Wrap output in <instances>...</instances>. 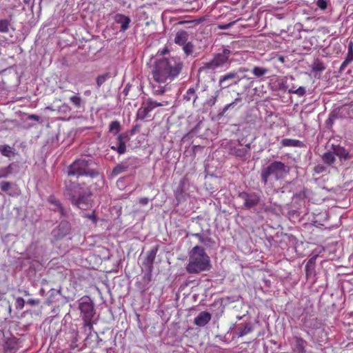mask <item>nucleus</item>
Wrapping results in <instances>:
<instances>
[{"label": "nucleus", "mask_w": 353, "mask_h": 353, "mask_svg": "<svg viewBox=\"0 0 353 353\" xmlns=\"http://www.w3.org/2000/svg\"><path fill=\"white\" fill-rule=\"evenodd\" d=\"M183 63L179 57L163 59L156 62V81L164 82L176 77L182 70Z\"/></svg>", "instance_id": "f257e3e1"}, {"label": "nucleus", "mask_w": 353, "mask_h": 353, "mask_svg": "<svg viewBox=\"0 0 353 353\" xmlns=\"http://www.w3.org/2000/svg\"><path fill=\"white\" fill-rule=\"evenodd\" d=\"M210 266V259L205 250L201 246H194L190 252L187 272L190 274H198L209 270Z\"/></svg>", "instance_id": "f03ea898"}, {"label": "nucleus", "mask_w": 353, "mask_h": 353, "mask_svg": "<svg viewBox=\"0 0 353 353\" xmlns=\"http://www.w3.org/2000/svg\"><path fill=\"white\" fill-rule=\"evenodd\" d=\"M68 175L89 176L91 179L99 176L100 172L97 163L91 159H79L74 161L69 167Z\"/></svg>", "instance_id": "7ed1b4c3"}, {"label": "nucleus", "mask_w": 353, "mask_h": 353, "mask_svg": "<svg viewBox=\"0 0 353 353\" xmlns=\"http://www.w3.org/2000/svg\"><path fill=\"white\" fill-rule=\"evenodd\" d=\"M79 309L83 321V325L90 330L96 323L94 304L90 296H84L79 300Z\"/></svg>", "instance_id": "20e7f679"}, {"label": "nucleus", "mask_w": 353, "mask_h": 353, "mask_svg": "<svg viewBox=\"0 0 353 353\" xmlns=\"http://www.w3.org/2000/svg\"><path fill=\"white\" fill-rule=\"evenodd\" d=\"M286 172V165L281 161H275L261 170V177L264 185H266L270 176L272 175L275 180H279L283 179Z\"/></svg>", "instance_id": "39448f33"}, {"label": "nucleus", "mask_w": 353, "mask_h": 353, "mask_svg": "<svg viewBox=\"0 0 353 353\" xmlns=\"http://www.w3.org/2000/svg\"><path fill=\"white\" fill-rule=\"evenodd\" d=\"M154 261V249H152L150 254L143 263L142 270L144 272L140 284L143 292H145L149 290L152 285L150 284L152 279V270H153V262Z\"/></svg>", "instance_id": "423d86ee"}, {"label": "nucleus", "mask_w": 353, "mask_h": 353, "mask_svg": "<svg viewBox=\"0 0 353 353\" xmlns=\"http://www.w3.org/2000/svg\"><path fill=\"white\" fill-rule=\"evenodd\" d=\"M231 54V51L228 49H223L221 53L215 54L213 59L200 68L199 71H214L216 69L223 67L228 62L229 57Z\"/></svg>", "instance_id": "0eeeda50"}, {"label": "nucleus", "mask_w": 353, "mask_h": 353, "mask_svg": "<svg viewBox=\"0 0 353 353\" xmlns=\"http://www.w3.org/2000/svg\"><path fill=\"white\" fill-rule=\"evenodd\" d=\"M84 189L78 183L66 181L65 182L64 196L72 203Z\"/></svg>", "instance_id": "6e6552de"}, {"label": "nucleus", "mask_w": 353, "mask_h": 353, "mask_svg": "<svg viewBox=\"0 0 353 353\" xmlns=\"http://www.w3.org/2000/svg\"><path fill=\"white\" fill-rule=\"evenodd\" d=\"M239 197L244 201L243 206L246 209L257 206L261 201L260 195L256 192H241L239 194Z\"/></svg>", "instance_id": "1a4fd4ad"}, {"label": "nucleus", "mask_w": 353, "mask_h": 353, "mask_svg": "<svg viewBox=\"0 0 353 353\" xmlns=\"http://www.w3.org/2000/svg\"><path fill=\"white\" fill-rule=\"evenodd\" d=\"M91 196V191L88 188H85L72 203L79 209L86 210L90 205Z\"/></svg>", "instance_id": "9d476101"}, {"label": "nucleus", "mask_w": 353, "mask_h": 353, "mask_svg": "<svg viewBox=\"0 0 353 353\" xmlns=\"http://www.w3.org/2000/svg\"><path fill=\"white\" fill-rule=\"evenodd\" d=\"M72 228L68 221H62L57 227L52 231V235L56 240H60L70 234Z\"/></svg>", "instance_id": "9b49d317"}, {"label": "nucleus", "mask_w": 353, "mask_h": 353, "mask_svg": "<svg viewBox=\"0 0 353 353\" xmlns=\"http://www.w3.org/2000/svg\"><path fill=\"white\" fill-rule=\"evenodd\" d=\"M84 332L87 334V336L84 339L85 345L90 348H96L98 347V334L93 330V326L88 330L85 325H83Z\"/></svg>", "instance_id": "f8f14e48"}, {"label": "nucleus", "mask_w": 353, "mask_h": 353, "mask_svg": "<svg viewBox=\"0 0 353 353\" xmlns=\"http://www.w3.org/2000/svg\"><path fill=\"white\" fill-rule=\"evenodd\" d=\"M154 108V103L149 101L147 103H143L142 106L137 112V118L139 119H145L150 118L149 113Z\"/></svg>", "instance_id": "ddd939ff"}, {"label": "nucleus", "mask_w": 353, "mask_h": 353, "mask_svg": "<svg viewBox=\"0 0 353 353\" xmlns=\"http://www.w3.org/2000/svg\"><path fill=\"white\" fill-rule=\"evenodd\" d=\"M236 77L237 72H236L227 73L220 78L219 85L222 89L228 88L232 85V83H230L229 81L234 80Z\"/></svg>", "instance_id": "4468645a"}, {"label": "nucleus", "mask_w": 353, "mask_h": 353, "mask_svg": "<svg viewBox=\"0 0 353 353\" xmlns=\"http://www.w3.org/2000/svg\"><path fill=\"white\" fill-rule=\"evenodd\" d=\"M212 315L208 312H201L195 317L194 323L199 327H203L211 320Z\"/></svg>", "instance_id": "2eb2a0df"}, {"label": "nucleus", "mask_w": 353, "mask_h": 353, "mask_svg": "<svg viewBox=\"0 0 353 353\" xmlns=\"http://www.w3.org/2000/svg\"><path fill=\"white\" fill-rule=\"evenodd\" d=\"M114 20L116 23L121 25V32H125L129 28V23L131 21V19L129 17L121 14H117L114 17Z\"/></svg>", "instance_id": "dca6fc26"}, {"label": "nucleus", "mask_w": 353, "mask_h": 353, "mask_svg": "<svg viewBox=\"0 0 353 353\" xmlns=\"http://www.w3.org/2000/svg\"><path fill=\"white\" fill-rule=\"evenodd\" d=\"M48 202L52 205V209L60 212L61 216H67L68 212L62 207L60 201L54 196H50Z\"/></svg>", "instance_id": "f3484780"}, {"label": "nucleus", "mask_w": 353, "mask_h": 353, "mask_svg": "<svg viewBox=\"0 0 353 353\" xmlns=\"http://www.w3.org/2000/svg\"><path fill=\"white\" fill-rule=\"evenodd\" d=\"M353 61V43L350 42L348 45V50L345 60L340 66V71L344 70L346 67Z\"/></svg>", "instance_id": "a211bd4d"}, {"label": "nucleus", "mask_w": 353, "mask_h": 353, "mask_svg": "<svg viewBox=\"0 0 353 353\" xmlns=\"http://www.w3.org/2000/svg\"><path fill=\"white\" fill-rule=\"evenodd\" d=\"M307 342L301 337H296L295 345L293 351L295 353H305Z\"/></svg>", "instance_id": "6ab92c4d"}, {"label": "nucleus", "mask_w": 353, "mask_h": 353, "mask_svg": "<svg viewBox=\"0 0 353 353\" xmlns=\"http://www.w3.org/2000/svg\"><path fill=\"white\" fill-rule=\"evenodd\" d=\"M188 39V34L184 31H179L174 38V42L176 44L182 46L187 43Z\"/></svg>", "instance_id": "aec40b11"}, {"label": "nucleus", "mask_w": 353, "mask_h": 353, "mask_svg": "<svg viewBox=\"0 0 353 353\" xmlns=\"http://www.w3.org/2000/svg\"><path fill=\"white\" fill-rule=\"evenodd\" d=\"M238 336L242 337L251 333L253 331V327L251 323H245L242 326H239L237 328Z\"/></svg>", "instance_id": "412c9836"}, {"label": "nucleus", "mask_w": 353, "mask_h": 353, "mask_svg": "<svg viewBox=\"0 0 353 353\" xmlns=\"http://www.w3.org/2000/svg\"><path fill=\"white\" fill-rule=\"evenodd\" d=\"M281 145L283 147H299L301 148L303 146V143L302 141L297 139H283L281 141Z\"/></svg>", "instance_id": "4be33fe9"}, {"label": "nucleus", "mask_w": 353, "mask_h": 353, "mask_svg": "<svg viewBox=\"0 0 353 353\" xmlns=\"http://www.w3.org/2000/svg\"><path fill=\"white\" fill-rule=\"evenodd\" d=\"M230 154L241 159H245L248 150L245 148L233 147L230 149Z\"/></svg>", "instance_id": "5701e85b"}, {"label": "nucleus", "mask_w": 353, "mask_h": 353, "mask_svg": "<svg viewBox=\"0 0 353 353\" xmlns=\"http://www.w3.org/2000/svg\"><path fill=\"white\" fill-rule=\"evenodd\" d=\"M19 339L14 336L8 337L5 339V345L7 349L10 350H15Z\"/></svg>", "instance_id": "b1692460"}, {"label": "nucleus", "mask_w": 353, "mask_h": 353, "mask_svg": "<svg viewBox=\"0 0 353 353\" xmlns=\"http://www.w3.org/2000/svg\"><path fill=\"white\" fill-rule=\"evenodd\" d=\"M128 169V166L123 163L117 165L112 171V176H117L121 173L125 172Z\"/></svg>", "instance_id": "393cba45"}, {"label": "nucleus", "mask_w": 353, "mask_h": 353, "mask_svg": "<svg viewBox=\"0 0 353 353\" xmlns=\"http://www.w3.org/2000/svg\"><path fill=\"white\" fill-rule=\"evenodd\" d=\"M334 153L340 159L346 160L350 158L349 152L344 148L338 147L334 150Z\"/></svg>", "instance_id": "a878e982"}, {"label": "nucleus", "mask_w": 353, "mask_h": 353, "mask_svg": "<svg viewBox=\"0 0 353 353\" xmlns=\"http://www.w3.org/2000/svg\"><path fill=\"white\" fill-rule=\"evenodd\" d=\"M184 99L187 101H190L192 99L193 100V102H195L197 96L195 93V90L194 88H190L185 92V94L183 96Z\"/></svg>", "instance_id": "bb28decb"}, {"label": "nucleus", "mask_w": 353, "mask_h": 353, "mask_svg": "<svg viewBox=\"0 0 353 353\" xmlns=\"http://www.w3.org/2000/svg\"><path fill=\"white\" fill-rule=\"evenodd\" d=\"M323 162L329 165L333 164L335 161V157L333 153L327 152L322 156Z\"/></svg>", "instance_id": "cd10ccee"}, {"label": "nucleus", "mask_w": 353, "mask_h": 353, "mask_svg": "<svg viewBox=\"0 0 353 353\" xmlns=\"http://www.w3.org/2000/svg\"><path fill=\"white\" fill-rule=\"evenodd\" d=\"M121 130V124L118 121H113L110 123L109 132L114 135L118 134Z\"/></svg>", "instance_id": "c85d7f7f"}, {"label": "nucleus", "mask_w": 353, "mask_h": 353, "mask_svg": "<svg viewBox=\"0 0 353 353\" xmlns=\"http://www.w3.org/2000/svg\"><path fill=\"white\" fill-rule=\"evenodd\" d=\"M13 168L12 164L3 168H0V179L6 178L8 175L12 173Z\"/></svg>", "instance_id": "c756f323"}, {"label": "nucleus", "mask_w": 353, "mask_h": 353, "mask_svg": "<svg viewBox=\"0 0 353 353\" xmlns=\"http://www.w3.org/2000/svg\"><path fill=\"white\" fill-rule=\"evenodd\" d=\"M268 72V70L265 68L255 66L252 69V74L256 77H261Z\"/></svg>", "instance_id": "7c9ffc66"}, {"label": "nucleus", "mask_w": 353, "mask_h": 353, "mask_svg": "<svg viewBox=\"0 0 353 353\" xmlns=\"http://www.w3.org/2000/svg\"><path fill=\"white\" fill-rule=\"evenodd\" d=\"M288 93L290 94H296L299 97H303L306 93V90L304 87L300 86L298 88H296L295 87H292V88L288 90Z\"/></svg>", "instance_id": "2f4dec72"}, {"label": "nucleus", "mask_w": 353, "mask_h": 353, "mask_svg": "<svg viewBox=\"0 0 353 353\" xmlns=\"http://www.w3.org/2000/svg\"><path fill=\"white\" fill-rule=\"evenodd\" d=\"M70 101L77 108H80L83 106V100L79 96H72L70 98Z\"/></svg>", "instance_id": "473e14b6"}, {"label": "nucleus", "mask_w": 353, "mask_h": 353, "mask_svg": "<svg viewBox=\"0 0 353 353\" xmlns=\"http://www.w3.org/2000/svg\"><path fill=\"white\" fill-rule=\"evenodd\" d=\"M312 70L315 72H322L325 69V67L321 61L316 60L311 66Z\"/></svg>", "instance_id": "72a5a7b5"}, {"label": "nucleus", "mask_w": 353, "mask_h": 353, "mask_svg": "<svg viewBox=\"0 0 353 353\" xmlns=\"http://www.w3.org/2000/svg\"><path fill=\"white\" fill-rule=\"evenodd\" d=\"M183 50L186 56L191 55L193 53L194 46L191 42H187L185 44L183 45Z\"/></svg>", "instance_id": "f704fd0d"}, {"label": "nucleus", "mask_w": 353, "mask_h": 353, "mask_svg": "<svg viewBox=\"0 0 353 353\" xmlns=\"http://www.w3.org/2000/svg\"><path fill=\"white\" fill-rule=\"evenodd\" d=\"M0 152L2 155L10 157L12 154L11 148L8 145H0Z\"/></svg>", "instance_id": "c9c22d12"}, {"label": "nucleus", "mask_w": 353, "mask_h": 353, "mask_svg": "<svg viewBox=\"0 0 353 353\" xmlns=\"http://www.w3.org/2000/svg\"><path fill=\"white\" fill-rule=\"evenodd\" d=\"M10 21L8 19L0 20V32H8L9 30Z\"/></svg>", "instance_id": "e433bc0d"}, {"label": "nucleus", "mask_w": 353, "mask_h": 353, "mask_svg": "<svg viewBox=\"0 0 353 353\" xmlns=\"http://www.w3.org/2000/svg\"><path fill=\"white\" fill-rule=\"evenodd\" d=\"M240 101V99L239 98H236L234 101H232V103H229V104H227L225 105L223 108V110L222 112L220 113V114L221 116L224 115L225 113L230 108H234L235 106L237 104V102Z\"/></svg>", "instance_id": "4c0bfd02"}, {"label": "nucleus", "mask_w": 353, "mask_h": 353, "mask_svg": "<svg viewBox=\"0 0 353 353\" xmlns=\"http://www.w3.org/2000/svg\"><path fill=\"white\" fill-rule=\"evenodd\" d=\"M8 194L10 196H17L21 194V190L20 189L15 186H11L10 189L9 190Z\"/></svg>", "instance_id": "58836bf2"}, {"label": "nucleus", "mask_w": 353, "mask_h": 353, "mask_svg": "<svg viewBox=\"0 0 353 353\" xmlns=\"http://www.w3.org/2000/svg\"><path fill=\"white\" fill-rule=\"evenodd\" d=\"M12 186V183L9 181H1L0 182V188L1 191L5 192L8 194L9 190Z\"/></svg>", "instance_id": "ea45409f"}, {"label": "nucleus", "mask_w": 353, "mask_h": 353, "mask_svg": "<svg viewBox=\"0 0 353 353\" xmlns=\"http://www.w3.org/2000/svg\"><path fill=\"white\" fill-rule=\"evenodd\" d=\"M58 111L60 113L67 114L71 111V108L67 103H63L59 107Z\"/></svg>", "instance_id": "a19ab883"}, {"label": "nucleus", "mask_w": 353, "mask_h": 353, "mask_svg": "<svg viewBox=\"0 0 353 353\" xmlns=\"http://www.w3.org/2000/svg\"><path fill=\"white\" fill-rule=\"evenodd\" d=\"M327 5H328V2L327 0H317L316 1V6L321 10H326L327 8Z\"/></svg>", "instance_id": "79ce46f5"}, {"label": "nucleus", "mask_w": 353, "mask_h": 353, "mask_svg": "<svg viewBox=\"0 0 353 353\" xmlns=\"http://www.w3.org/2000/svg\"><path fill=\"white\" fill-rule=\"evenodd\" d=\"M126 150L125 143L123 142H118V145L117 146V151L119 154H124Z\"/></svg>", "instance_id": "37998d69"}, {"label": "nucleus", "mask_w": 353, "mask_h": 353, "mask_svg": "<svg viewBox=\"0 0 353 353\" xmlns=\"http://www.w3.org/2000/svg\"><path fill=\"white\" fill-rule=\"evenodd\" d=\"M153 57L152 56L150 61L147 63L149 68L150 69V74L152 76V78L154 79V61H153Z\"/></svg>", "instance_id": "c03bdc74"}, {"label": "nucleus", "mask_w": 353, "mask_h": 353, "mask_svg": "<svg viewBox=\"0 0 353 353\" xmlns=\"http://www.w3.org/2000/svg\"><path fill=\"white\" fill-rule=\"evenodd\" d=\"M25 305V301L21 297H18L16 300V307L17 309L21 310L23 308Z\"/></svg>", "instance_id": "a18cd8bd"}, {"label": "nucleus", "mask_w": 353, "mask_h": 353, "mask_svg": "<svg viewBox=\"0 0 353 353\" xmlns=\"http://www.w3.org/2000/svg\"><path fill=\"white\" fill-rule=\"evenodd\" d=\"M129 140V136L127 133H122L117 137L118 142H123L125 143Z\"/></svg>", "instance_id": "49530a36"}, {"label": "nucleus", "mask_w": 353, "mask_h": 353, "mask_svg": "<svg viewBox=\"0 0 353 353\" xmlns=\"http://www.w3.org/2000/svg\"><path fill=\"white\" fill-rule=\"evenodd\" d=\"M325 170H326L325 167L321 164H319L314 168V172L316 174H320V173L324 172Z\"/></svg>", "instance_id": "de8ad7c7"}, {"label": "nucleus", "mask_w": 353, "mask_h": 353, "mask_svg": "<svg viewBox=\"0 0 353 353\" xmlns=\"http://www.w3.org/2000/svg\"><path fill=\"white\" fill-rule=\"evenodd\" d=\"M305 274L306 276L308 278L311 276L314 273V267H308V265H305Z\"/></svg>", "instance_id": "09e8293b"}, {"label": "nucleus", "mask_w": 353, "mask_h": 353, "mask_svg": "<svg viewBox=\"0 0 353 353\" xmlns=\"http://www.w3.org/2000/svg\"><path fill=\"white\" fill-rule=\"evenodd\" d=\"M85 216V217H86V218H88V219H90V220H92V222H93L94 223H95V224H96V223H97V216H96V214H95V212H92V213H91V214H85V216Z\"/></svg>", "instance_id": "8fccbe9b"}, {"label": "nucleus", "mask_w": 353, "mask_h": 353, "mask_svg": "<svg viewBox=\"0 0 353 353\" xmlns=\"http://www.w3.org/2000/svg\"><path fill=\"white\" fill-rule=\"evenodd\" d=\"M40 303V301L38 299H28L27 301V304L30 305L31 306L37 305Z\"/></svg>", "instance_id": "3c124183"}, {"label": "nucleus", "mask_w": 353, "mask_h": 353, "mask_svg": "<svg viewBox=\"0 0 353 353\" xmlns=\"http://www.w3.org/2000/svg\"><path fill=\"white\" fill-rule=\"evenodd\" d=\"M193 235L194 236H196V238H198L200 243H205L207 239L204 238L203 236V235H201V234L196 233V234H194Z\"/></svg>", "instance_id": "603ef678"}, {"label": "nucleus", "mask_w": 353, "mask_h": 353, "mask_svg": "<svg viewBox=\"0 0 353 353\" xmlns=\"http://www.w3.org/2000/svg\"><path fill=\"white\" fill-rule=\"evenodd\" d=\"M315 259L316 257H312L310 259L306 265H308V267L315 268Z\"/></svg>", "instance_id": "864d4df0"}, {"label": "nucleus", "mask_w": 353, "mask_h": 353, "mask_svg": "<svg viewBox=\"0 0 353 353\" xmlns=\"http://www.w3.org/2000/svg\"><path fill=\"white\" fill-rule=\"evenodd\" d=\"M96 81L98 87H101V85L105 82V81L100 75L97 77Z\"/></svg>", "instance_id": "5fc2aeb1"}, {"label": "nucleus", "mask_w": 353, "mask_h": 353, "mask_svg": "<svg viewBox=\"0 0 353 353\" xmlns=\"http://www.w3.org/2000/svg\"><path fill=\"white\" fill-rule=\"evenodd\" d=\"M131 88V85L130 83H128L125 87L124 88L123 90V94L125 97H126L128 94L129 90Z\"/></svg>", "instance_id": "6e6d98bb"}, {"label": "nucleus", "mask_w": 353, "mask_h": 353, "mask_svg": "<svg viewBox=\"0 0 353 353\" xmlns=\"http://www.w3.org/2000/svg\"><path fill=\"white\" fill-rule=\"evenodd\" d=\"M28 119L29 120H33V121H39V119H40V117L38 115H36V114H30V115L28 116Z\"/></svg>", "instance_id": "4d7b16f0"}, {"label": "nucleus", "mask_w": 353, "mask_h": 353, "mask_svg": "<svg viewBox=\"0 0 353 353\" xmlns=\"http://www.w3.org/2000/svg\"><path fill=\"white\" fill-rule=\"evenodd\" d=\"M148 202V198H141L140 199V203H141L143 205L147 204Z\"/></svg>", "instance_id": "13d9d810"}, {"label": "nucleus", "mask_w": 353, "mask_h": 353, "mask_svg": "<svg viewBox=\"0 0 353 353\" xmlns=\"http://www.w3.org/2000/svg\"><path fill=\"white\" fill-rule=\"evenodd\" d=\"M168 52L167 48H164L163 50H159L157 54L160 55H164L165 53Z\"/></svg>", "instance_id": "bf43d9fd"}, {"label": "nucleus", "mask_w": 353, "mask_h": 353, "mask_svg": "<svg viewBox=\"0 0 353 353\" xmlns=\"http://www.w3.org/2000/svg\"><path fill=\"white\" fill-rule=\"evenodd\" d=\"M137 131H138V125H135L131 130V134H134Z\"/></svg>", "instance_id": "052dcab7"}, {"label": "nucleus", "mask_w": 353, "mask_h": 353, "mask_svg": "<svg viewBox=\"0 0 353 353\" xmlns=\"http://www.w3.org/2000/svg\"><path fill=\"white\" fill-rule=\"evenodd\" d=\"M103 75L106 77L107 79H108L112 77V74L110 72H106V73L103 74Z\"/></svg>", "instance_id": "680f3d73"}, {"label": "nucleus", "mask_w": 353, "mask_h": 353, "mask_svg": "<svg viewBox=\"0 0 353 353\" xmlns=\"http://www.w3.org/2000/svg\"><path fill=\"white\" fill-rule=\"evenodd\" d=\"M98 347L100 346L101 345L103 344V340L99 338V336H98Z\"/></svg>", "instance_id": "e2e57ef3"}, {"label": "nucleus", "mask_w": 353, "mask_h": 353, "mask_svg": "<svg viewBox=\"0 0 353 353\" xmlns=\"http://www.w3.org/2000/svg\"><path fill=\"white\" fill-rule=\"evenodd\" d=\"M23 3L26 5H29L31 0H23Z\"/></svg>", "instance_id": "0e129e2a"}, {"label": "nucleus", "mask_w": 353, "mask_h": 353, "mask_svg": "<svg viewBox=\"0 0 353 353\" xmlns=\"http://www.w3.org/2000/svg\"><path fill=\"white\" fill-rule=\"evenodd\" d=\"M155 105H156V107H158V106H162V105H163V104H162V103H158V102H157V101H156Z\"/></svg>", "instance_id": "69168bd1"}, {"label": "nucleus", "mask_w": 353, "mask_h": 353, "mask_svg": "<svg viewBox=\"0 0 353 353\" xmlns=\"http://www.w3.org/2000/svg\"><path fill=\"white\" fill-rule=\"evenodd\" d=\"M100 76L103 78V79L105 81L106 80H108V79H106V77H105L103 74H101V75H100Z\"/></svg>", "instance_id": "338daca9"}, {"label": "nucleus", "mask_w": 353, "mask_h": 353, "mask_svg": "<svg viewBox=\"0 0 353 353\" xmlns=\"http://www.w3.org/2000/svg\"><path fill=\"white\" fill-rule=\"evenodd\" d=\"M111 149L113 150L117 151V146L112 145V146H111Z\"/></svg>", "instance_id": "774afa93"}]
</instances>
